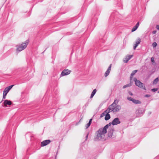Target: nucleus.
Here are the masks:
<instances>
[{"label": "nucleus", "instance_id": "1", "mask_svg": "<svg viewBox=\"0 0 159 159\" xmlns=\"http://www.w3.org/2000/svg\"><path fill=\"white\" fill-rule=\"evenodd\" d=\"M106 133L102 132V128L99 129L97 132L96 137L94 138V140L98 141L100 140L104 137V134Z\"/></svg>", "mask_w": 159, "mask_h": 159}, {"label": "nucleus", "instance_id": "2", "mask_svg": "<svg viewBox=\"0 0 159 159\" xmlns=\"http://www.w3.org/2000/svg\"><path fill=\"white\" fill-rule=\"evenodd\" d=\"M29 40H27L24 43L18 45L16 46V51L20 52L24 50L27 46L29 43Z\"/></svg>", "mask_w": 159, "mask_h": 159}, {"label": "nucleus", "instance_id": "3", "mask_svg": "<svg viewBox=\"0 0 159 159\" xmlns=\"http://www.w3.org/2000/svg\"><path fill=\"white\" fill-rule=\"evenodd\" d=\"M134 81L135 82L136 86L140 88L143 89L144 90H146L144 84L141 83L139 80H137L136 78H134Z\"/></svg>", "mask_w": 159, "mask_h": 159}, {"label": "nucleus", "instance_id": "4", "mask_svg": "<svg viewBox=\"0 0 159 159\" xmlns=\"http://www.w3.org/2000/svg\"><path fill=\"white\" fill-rule=\"evenodd\" d=\"M13 85H11L9 86H8L6 87L4 89L3 92V98L5 99L6 98V96L8 93L9 92V91L10 90V89L12 88V87L13 86Z\"/></svg>", "mask_w": 159, "mask_h": 159}, {"label": "nucleus", "instance_id": "5", "mask_svg": "<svg viewBox=\"0 0 159 159\" xmlns=\"http://www.w3.org/2000/svg\"><path fill=\"white\" fill-rule=\"evenodd\" d=\"M71 72L70 70L67 69H65L61 72L60 75V77L68 75Z\"/></svg>", "mask_w": 159, "mask_h": 159}, {"label": "nucleus", "instance_id": "6", "mask_svg": "<svg viewBox=\"0 0 159 159\" xmlns=\"http://www.w3.org/2000/svg\"><path fill=\"white\" fill-rule=\"evenodd\" d=\"M113 107V113H116V112H118L120 110L121 107L119 105H117L116 106H114L112 107Z\"/></svg>", "mask_w": 159, "mask_h": 159}, {"label": "nucleus", "instance_id": "7", "mask_svg": "<svg viewBox=\"0 0 159 159\" xmlns=\"http://www.w3.org/2000/svg\"><path fill=\"white\" fill-rule=\"evenodd\" d=\"M120 123L118 118L117 117L114 118L111 123V124L113 125H116Z\"/></svg>", "mask_w": 159, "mask_h": 159}, {"label": "nucleus", "instance_id": "8", "mask_svg": "<svg viewBox=\"0 0 159 159\" xmlns=\"http://www.w3.org/2000/svg\"><path fill=\"white\" fill-rule=\"evenodd\" d=\"M51 142L50 140L48 139L43 141L41 142V147H43L49 144Z\"/></svg>", "mask_w": 159, "mask_h": 159}, {"label": "nucleus", "instance_id": "9", "mask_svg": "<svg viewBox=\"0 0 159 159\" xmlns=\"http://www.w3.org/2000/svg\"><path fill=\"white\" fill-rule=\"evenodd\" d=\"M145 111L142 110L141 108L138 109L136 111V113L139 116H141L144 113Z\"/></svg>", "mask_w": 159, "mask_h": 159}, {"label": "nucleus", "instance_id": "10", "mask_svg": "<svg viewBox=\"0 0 159 159\" xmlns=\"http://www.w3.org/2000/svg\"><path fill=\"white\" fill-rule=\"evenodd\" d=\"M133 55H126L125 57L124 58L123 61L125 63H127L128 61L133 57Z\"/></svg>", "mask_w": 159, "mask_h": 159}, {"label": "nucleus", "instance_id": "11", "mask_svg": "<svg viewBox=\"0 0 159 159\" xmlns=\"http://www.w3.org/2000/svg\"><path fill=\"white\" fill-rule=\"evenodd\" d=\"M141 42V39L139 38H138L135 41V43L134 45L133 48L135 50L138 45Z\"/></svg>", "mask_w": 159, "mask_h": 159}, {"label": "nucleus", "instance_id": "12", "mask_svg": "<svg viewBox=\"0 0 159 159\" xmlns=\"http://www.w3.org/2000/svg\"><path fill=\"white\" fill-rule=\"evenodd\" d=\"M114 130L113 128H110L109 129L108 132V136L109 137H112Z\"/></svg>", "mask_w": 159, "mask_h": 159}, {"label": "nucleus", "instance_id": "13", "mask_svg": "<svg viewBox=\"0 0 159 159\" xmlns=\"http://www.w3.org/2000/svg\"><path fill=\"white\" fill-rule=\"evenodd\" d=\"M4 107H7V105H10L12 104L11 101L8 100H5L3 103Z\"/></svg>", "mask_w": 159, "mask_h": 159}, {"label": "nucleus", "instance_id": "14", "mask_svg": "<svg viewBox=\"0 0 159 159\" xmlns=\"http://www.w3.org/2000/svg\"><path fill=\"white\" fill-rule=\"evenodd\" d=\"M111 122L109 123V124L106 125L103 129L102 128V132H105V133H106L107 132V129L108 128V127L110 126L111 125Z\"/></svg>", "mask_w": 159, "mask_h": 159}, {"label": "nucleus", "instance_id": "15", "mask_svg": "<svg viewBox=\"0 0 159 159\" xmlns=\"http://www.w3.org/2000/svg\"><path fill=\"white\" fill-rule=\"evenodd\" d=\"M111 64L105 73L104 75L105 77H107L109 75L111 70Z\"/></svg>", "mask_w": 159, "mask_h": 159}, {"label": "nucleus", "instance_id": "16", "mask_svg": "<svg viewBox=\"0 0 159 159\" xmlns=\"http://www.w3.org/2000/svg\"><path fill=\"white\" fill-rule=\"evenodd\" d=\"M113 110V107H112V106H111V105H110L109 107H108V108L106 109L105 111H107V113H109L111 112H113V111L112 110Z\"/></svg>", "mask_w": 159, "mask_h": 159}, {"label": "nucleus", "instance_id": "17", "mask_svg": "<svg viewBox=\"0 0 159 159\" xmlns=\"http://www.w3.org/2000/svg\"><path fill=\"white\" fill-rule=\"evenodd\" d=\"M139 22H138L136 25L133 27L131 30V32H133L135 31L138 28L139 26Z\"/></svg>", "mask_w": 159, "mask_h": 159}, {"label": "nucleus", "instance_id": "18", "mask_svg": "<svg viewBox=\"0 0 159 159\" xmlns=\"http://www.w3.org/2000/svg\"><path fill=\"white\" fill-rule=\"evenodd\" d=\"M138 70H133L132 72L130 74V80L132 79L134 75H135V73L136 72H138Z\"/></svg>", "mask_w": 159, "mask_h": 159}, {"label": "nucleus", "instance_id": "19", "mask_svg": "<svg viewBox=\"0 0 159 159\" xmlns=\"http://www.w3.org/2000/svg\"><path fill=\"white\" fill-rule=\"evenodd\" d=\"M111 118V116L109 114L107 113L105 117V120H108Z\"/></svg>", "mask_w": 159, "mask_h": 159}, {"label": "nucleus", "instance_id": "20", "mask_svg": "<svg viewBox=\"0 0 159 159\" xmlns=\"http://www.w3.org/2000/svg\"><path fill=\"white\" fill-rule=\"evenodd\" d=\"M133 102L135 104H140L141 103V102L140 101L135 99H134Z\"/></svg>", "mask_w": 159, "mask_h": 159}, {"label": "nucleus", "instance_id": "21", "mask_svg": "<svg viewBox=\"0 0 159 159\" xmlns=\"http://www.w3.org/2000/svg\"><path fill=\"white\" fill-rule=\"evenodd\" d=\"M119 100L117 99L115 100L113 102L111 105V106L113 107L114 106H116L117 105V104L119 102Z\"/></svg>", "mask_w": 159, "mask_h": 159}, {"label": "nucleus", "instance_id": "22", "mask_svg": "<svg viewBox=\"0 0 159 159\" xmlns=\"http://www.w3.org/2000/svg\"><path fill=\"white\" fill-rule=\"evenodd\" d=\"M97 92V90L96 89H94L93 91H92L91 96L90 97V98H93V97L94 96L95 94L96 93V92Z\"/></svg>", "mask_w": 159, "mask_h": 159}, {"label": "nucleus", "instance_id": "23", "mask_svg": "<svg viewBox=\"0 0 159 159\" xmlns=\"http://www.w3.org/2000/svg\"><path fill=\"white\" fill-rule=\"evenodd\" d=\"M107 111H105L102 113L101 114V115L100 116V117L102 118L105 116H106V114H107Z\"/></svg>", "mask_w": 159, "mask_h": 159}, {"label": "nucleus", "instance_id": "24", "mask_svg": "<svg viewBox=\"0 0 159 159\" xmlns=\"http://www.w3.org/2000/svg\"><path fill=\"white\" fill-rule=\"evenodd\" d=\"M159 80V79L158 78H156L153 81V84H156L157 83L158 81Z\"/></svg>", "mask_w": 159, "mask_h": 159}, {"label": "nucleus", "instance_id": "25", "mask_svg": "<svg viewBox=\"0 0 159 159\" xmlns=\"http://www.w3.org/2000/svg\"><path fill=\"white\" fill-rule=\"evenodd\" d=\"M131 86V84H127L125 85H124L123 87V89H125L126 88H127V87H129Z\"/></svg>", "mask_w": 159, "mask_h": 159}, {"label": "nucleus", "instance_id": "26", "mask_svg": "<svg viewBox=\"0 0 159 159\" xmlns=\"http://www.w3.org/2000/svg\"><path fill=\"white\" fill-rule=\"evenodd\" d=\"M127 99L130 101H132V102H133V100H134V99L133 98H132L131 97H127Z\"/></svg>", "mask_w": 159, "mask_h": 159}, {"label": "nucleus", "instance_id": "27", "mask_svg": "<svg viewBox=\"0 0 159 159\" xmlns=\"http://www.w3.org/2000/svg\"><path fill=\"white\" fill-rule=\"evenodd\" d=\"M157 45V43L156 42H153L152 44V46L153 48H155Z\"/></svg>", "mask_w": 159, "mask_h": 159}, {"label": "nucleus", "instance_id": "28", "mask_svg": "<svg viewBox=\"0 0 159 159\" xmlns=\"http://www.w3.org/2000/svg\"><path fill=\"white\" fill-rule=\"evenodd\" d=\"M91 124H90V123H88L86 125V129H87L88 128L89 126H90V125H91Z\"/></svg>", "mask_w": 159, "mask_h": 159}, {"label": "nucleus", "instance_id": "29", "mask_svg": "<svg viewBox=\"0 0 159 159\" xmlns=\"http://www.w3.org/2000/svg\"><path fill=\"white\" fill-rule=\"evenodd\" d=\"M157 90H158V88H153V89H151V91L152 92H155L156 91H157Z\"/></svg>", "mask_w": 159, "mask_h": 159}, {"label": "nucleus", "instance_id": "30", "mask_svg": "<svg viewBox=\"0 0 159 159\" xmlns=\"http://www.w3.org/2000/svg\"><path fill=\"white\" fill-rule=\"evenodd\" d=\"M97 20V19L95 18H94V19H92V24H93V25L95 24V23L94 22V20Z\"/></svg>", "mask_w": 159, "mask_h": 159}, {"label": "nucleus", "instance_id": "31", "mask_svg": "<svg viewBox=\"0 0 159 159\" xmlns=\"http://www.w3.org/2000/svg\"><path fill=\"white\" fill-rule=\"evenodd\" d=\"M25 137L26 138H29V133H27L25 135Z\"/></svg>", "mask_w": 159, "mask_h": 159}, {"label": "nucleus", "instance_id": "32", "mask_svg": "<svg viewBox=\"0 0 159 159\" xmlns=\"http://www.w3.org/2000/svg\"><path fill=\"white\" fill-rule=\"evenodd\" d=\"M151 61L153 62V63H154V62H155V61H154V58L153 57H152L151 58Z\"/></svg>", "mask_w": 159, "mask_h": 159}, {"label": "nucleus", "instance_id": "33", "mask_svg": "<svg viewBox=\"0 0 159 159\" xmlns=\"http://www.w3.org/2000/svg\"><path fill=\"white\" fill-rule=\"evenodd\" d=\"M133 84V81L132 80V79L130 80V83L129 84H131V86H132Z\"/></svg>", "mask_w": 159, "mask_h": 159}, {"label": "nucleus", "instance_id": "34", "mask_svg": "<svg viewBox=\"0 0 159 159\" xmlns=\"http://www.w3.org/2000/svg\"><path fill=\"white\" fill-rule=\"evenodd\" d=\"M89 133H87V134L86 136V139H85V140H87L88 138V135H89Z\"/></svg>", "mask_w": 159, "mask_h": 159}, {"label": "nucleus", "instance_id": "35", "mask_svg": "<svg viewBox=\"0 0 159 159\" xmlns=\"http://www.w3.org/2000/svg\"><path fill=\"white\" fill-rule=\"evenodd\" d=\"M144 96L146 97L149 98L150 97V95L149 94H146Z\"/></svg>", "mask_w": 159, "mask_h": 159}, {"label": "nucleus", "instance_id": "36", "mask_svg": "<svg viewBox=\"0 0 159 159\" xmlns=\"http://www.w3.org/2000/svg\"><path fill=\"white\" fill-rule=\"evenodd\" d=\"M128 93H129V94L130 95H131V96H132L133 95V94L132 93V92L130 91H129V92H128Z\"/></svg>", "mask_w": 159, "mask_h": 159}, {"label": "nucleus", "instance_id": "37", "mask_svg": "<svg viewBox=\"0 0 159 159\" xmlns=\"http://www.w3.org/2000/svg\"><path fill=\"white\" fill-rule=\"evenodd\" d=\"M92 119L91 118V119H90L89 120V123H90V124H91L92 123Z\"/></svg>", "mask_w": 159, "mask_h": 159}, {"label": "nucleus", "instance_id": "38", "mask_svg": "<svg viewBox=\"0 0 159 159\" xmlns=\"http://www.w3.org/2000/svg\"><path fill=\"white\" fill-rule=\"evenodd\" d=\"M156 28L157 30H159V25H157L156 26Z\"/></svg>", "mask_w": 159, "mask_h": 159}, {"label": "nucleus", "instance_id": "39", "mask_svg": "<svg viewBox=\"0 0 159 159\" xmlns=\"http://www.w3.org/2000/svg\"><path fill=\"white\" fill-rule=\"evenodd\" d=\"M157 31L156 30H154L152 31V33L153 34H154L156 33Z\"/></svg>", "mask_w": 159, "mask_h": 159}, {"label": "nucleus", "instance_id": "40", "mask_svg": "<svg viewBox=\"0 0 159 159\" xmlns=\"http://www.w3.org/2000/svg\"><path fill=\"white\" fill-rule=\"evenodd\" d=\"M32 134H30V137H34V136L32 135Z\"/></svg>", "mask_w": 159, "mask_h": 159}, {"label": "nucleus", "instance_id": "41", "mask_svg": "<svg viewBox=\"0 0 159 159\" xmlns=\"http://www.w3.org/2000/svg\"><path fill=\"white\" fill-rule=\"evenodd\" d=\"M27 152L28 153H29V149H28L27 150Z\"/></svg>", "mask_w": 159, "mask_h": 159}, {"label": "nucleus", "instance_id": "42", "mask_svg": "<svg viewBox=\"0 0 159 159\" xmlns=\"http://www.w3.org/2000/svg\"><path fill=\"white\" fill-rule=\"evenodd\" d=\"M113 16V13H112V14L111 15V16Z\"/></svg>", "mask_w": 159, "mask_h": 159}, {"label": "nucleus", "instance_id": "43", "mask_svg": "<svg viewBox=\"0 0 159 159\" xmlns=\"http://www.w3.org/2000/svg\"><path fill=\"white\" fill-rule=\"evenodd\" d=\"M149 114H151V112H149Z\"/></svg>", "mask_w": 159, "mask_h": 159}, {"label": "nucleus", "instance_id": "44", "mask_svg": "<svg viewBox=\"0 0 159 159\" xmlns=\"http://www.w3.org/2000/svg\"><path fill=\"white\" fill-rule=\"evenodd\" d=\"M78 123H77L76 124V125H78Z\"/></svg>", "mask_w": 159, "mask_h": 159}, {"label": "nucleus", "instance_id": "45", "mask_svg": "<svg viewBox=\"0 0 159 159\" xmlns=\"http://www.w3.org/2000/svg\"><path fill=\"white\" fill-rule=\"evenodd\" d=\"M56 156H57V155H56V156H55V159L56 158Z\"/></svg>", "mask_w": 159, "mask_h": 159}, {"label": "nucleus", "instance_id": "46", "mask_svg": "<svg viewBox=\"0 0 159 159\" xmlns=\"http://www.w3.org/2000/svg\"><path fill=\"white\" fill-rule=\"evenodd\" d=\"M158 93H159V91L158 92Z\"/></svg>", "mask_w": 159, "mask_h": 159}, {"label": "nucleus", "instance_id": "47", "mask_svg": "<svg viewBox=\"0 0 159 159\" xmlns=\"http://www.w3.org/2000/svg\"><path fill=\"white\" fill-rule=\"evenodd\" d=\"M158 81H159V80H158Z\"/></svg>", "mask_w": 159, "mask_h": 159}]
</instances>
